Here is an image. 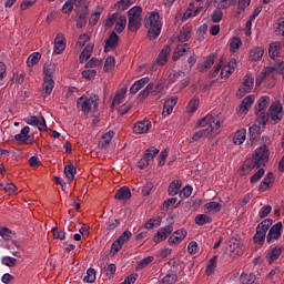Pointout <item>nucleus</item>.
I'll return each instance as SVG.
<instances>
[{
    "label": "nucleus",
    "instance_id": "1",
    "mask_svg": "<svg viewBox=\"0 0 284 284\" xmlns=\"http://www.w3.org/2000/svg\"><path fill=\"white\" fill-rule=\"evenodd\" d=\"M195 128H204V130H206V134H209V141H212V139H215V136L221 134L223 118L209 113L196 122Z\"/></svg>",
    "mask_w": 284,
    "mask_h": 284
},
{
    "label": "nucleus",
    "instance_id": "2",
    "mask_svg": "<svg viewBox=\"0 0 284 284\" xmlns=\"http://www.w3.org/2000/svg\"><path fill=\"white\" fill-rule=\"evenodd\" d=\"M144 28L148 30L149 39L154 41L159 39L163 22H161V16L156 11L148 13L144 18Z\"/></svg>",
    "mask_w": 284,
    "mask_h": 284
},
{
    "label": "nucleus",
    "instance_id": "3",
    "mask_svg": "<svg viewBox=\"0 0 284 284\" xmlns=\"http://www.w3.org/2000/svg\"><path fill=\"white\" fill-rule=\"evenodd\" d=\"M143 9L139 6L132 7L128 11V30L130 32H139L141 30V27L143 26Z\"/></svg>",
    "mask_w": 284,
    "mask_h": 284
},
{
    "label": "nucleus",
    "instance_id": "4",
    "mask_svg": "<svg viewBox=\"0 0 284 284\" xmlns=\"http://www.w3.org/2000/svg\"><path fill=\"white\" fill-rule=\"evenodd\" d=\"M77 106L83 114L94 112L99 108V95H91L90 98L82 95L78 99Z\"/></svg>",
    "mask_w": 284,
    "mask_h": 284
},
{
    "label": "nucleus",
    "instance_id": "5",
    "mask_svg": "<svg viewBox=\"0 0 284 284\" xmlns=\"http://www.w3.org/2000/svg\"><path fill=\"white\" fill-rule=\"evenodd\" d=\"M255 168H265L270 161V149L266 145L260 146L255 150L253 158H248Z\"/></svg>",
    "mask_w": 284,
    "mask_h": 284
},
{
    "label": "nucleus",
    "instance_id": "6",
    "mask_svg": "<svg viewBox=\"0 0 284 284\" xmlns=\"http://www.w3.org/2000/svg\"><path fill=\"white\" fill-rule=\"evenodd\" d=\"M114 32L121 34L125 30V26H128V18H125V16L119 17V14L113 13L110 18H108L105 22L106 28H112V26H114Z\"/></svg>",
    "mask_w": 284,
    "mask_h": 284
},
{
    "label": "nucleus",
    "instance_id": "7",
    "mask_svg": "<svg viewBox=\"0 0 284 284\" xmlns=\"http://www.w3.org/2000/svg\"><path fill=\"white\" fill-rule=\"evenodd\" d=\"M163 92V84L158 83L154 87V83H149L140 93H139V99L140 101H145L151 94V97H156Z\"/></svg>",
    "mask_w": 284,
    "mask_h": 284
},
{
    "label": "nucleus",
    "instance_id": "8",
    "mask_svg": "<svg viewBox=\"0 0 284 284\" xmlns=\"http://www.w3.org/2000/svg\"><path fill=\"white\" fill-rule=\"evenodd\" d=\"M159 152V149H156L155 146L146 149L143 153V158L138 162V168L140 170H145L150 165V162L155 159Z\"/></svg>",
    "mask_w": 284,
    "mask_h": 284
},
{
    "label": "nucleus",
    "instance_id": "9",
    "mask_svg": "<svg viewBox=\"0 0 284 284\" xmlns=\"http://www.w3.org/2000/svg\"><path fill=\"white\" fill-rule=\"evenodd\" d=\"M270 105V97L264 95L258 100V110L256 111V116H260L262 123H267L270 121V115L265 112Z\"/></svg>",
    "mask_w": 284,
    "mask_h": 284
},
{
    "label": "nucleus",
    "instance_id": "10",
    "mask_svg": "<svg viewBox=\"0 0 284 284\" xmlns=\"http://www.w3.org/2000/svg\"><path fill=\"white\" fill-rule=\"evenodd\" d=\"M268 119L271 118L274 123H278L283 119V104L275 101L271 104L268 112L266 113Z\"/></svg>",
    "mask_w": 284,
    "mask_h": 284
},
{
    "label": "nucleus",
    "instance_id": "11",
    "mask_svg": "<svg viewBox=\"0 0 284 284\" xmlns=\"http://www.w3.org/2000/svg\"><path fill=\"white\" fill-rule=\"evenodd\" d=\"M30 126L21 129L20 133L14 135L17 145H32L33 141L30 139Z\"/></svg>",
    "mask_w": 284,
    "mask_h": 284
},
{
    "label": "nucleus",
    "instance_id": "12",
    "mask_svg": "<svg viewBox=\"0 0 284 284\" xmlns=\"http://www.w3.org/2000/svg\"><path fill=\"white\" fill-rule=\"evenodd\" d=\"M130 239H132V232L130 231H124L121 236L115 240L111 246V250L114 252V254H116L119 251H121L123 248V245H125V243H128L130 241Z\"/></svg>",
    "mask_w": 284,
    "mask_h": 284
},
{
    "label": "nucleus",
    "instance_id": "13",
    "mask_svg": "<svg viewBox=\"0 0 284 284\" xmlns=\"http://www.w3.org/2000/svg\"><path fill=\"white\" fill-rule=\"evenodd\" d=\"M281 232H283V223L277 222L270 229L266 235V242L272 244L274 241H278V239H281Z\"/></svg>",
    "mask_w": 284,
    "mask_h": 284
},
{
    "label": "nucleus",
    "instance_id": "14",
    "mask_svg": "<svg viewBox=\"0 0 284 284\" xmlns=\"http://www.w3.org/2000/svg\"><path fill=\"white\" fill-rule=\"evenodd\" d=\"M24 122L27 125H37L40 132L48 130V124H45V118L43 116L38 118L36 115H29L24 118Z\"/></svg>",
    "mask_w": 284,
    "mask_h": 284
},
{
    "label": "nucleus",
    "instance_id": "15",
    "mask_svg": "<svg viewBox=\"0 0 284 284\" xmlns=\"http://www.w3.org/2000/svg\"><path fill=\"white\" fill-rule=\"evenodd\" d=\"M152 128V122L150 120H141L133 124V134H148Z\"/></svg>",
    "mask_w": 284,
    "mask_h": 284
},
{
    "label": "nucleus",
    "instance_id": "16",
    "mask_svg": "<svg viewBox=\"0 0 284 284\" xmlns=\"http://www.w3.org/2000/svg\"><path fill=\"white\" fill-rule=\"evenodd\" d=\"M262 73L267 79V77H271V79H274L276 74H283L284 73V63H280L275 67H264L262 70Z\"/></svg>",
    "mask_w": 284,
    "mask_h": 284
},
{
    "label": "nucleus",
    "instance_id": "17",
    "mask_svg": "<svg viewBox=\"0 0 284 284\" xmlns=\"http://www.w3.org/2000/svg\"><path fill=\"white\" fill-rule=\"evenodd\" d=\"M187 236V231H185L184 229H180L175 232H173V234H171V236L168 240L169 245H179L183 242V240Z\"/></svg>",
    "mask_w": 284,
    "mask_h": 284
},
{
    "label": "nucleus",
    "instance_id": "18",
    "mask_svg": "<svg viewBox=\"0 0 284 284\" xmlns=\"http://www.w3.org/2000/svg\"><path fill=\"white\" fill-rule=\"evenodd\" d=\"M172 232H174V229L172 227V225L161 227L156 232V235L153 239L154 243H163V241H165V239H168V236H170Z\"/></svg>",
    "mask_w": 284,
    "mask_h": 284
},
{
    "label": "nucleus",
    "instance_id": "19",
    "mask_svg": "<svg viewBox=\"0 0 284 284\" xmlns=\"http://www.w3.org/2000/svg\"><path fill=\"white\" fill-rule=\"evenodd\" d=\"M65 37H63L62 33H58L54 39V54H63V51L65 50Z\"/></svg>",
    "mask_w": 284,
    "mask_h": 284
},
{
    "label": "nucleus",
    "instance_id": "20",
    "mask_svg": "<svg viewBox=\"0 0 284 284\" xmlns=\"http://www.w3.org/2000/svg\"><path fill=\"white\" fill-rule=\"evenodd\" d=\"M150 84V77L141 78L140 80H136L130 88V94H136L140 90H143L145 85Z\"/></svg>",
    "mask_w": 284,
    "mask_h": 284
},
{
    "label": "nucleus",
    "instance_id": "21",
    "mask_svg": "<svg viewBox=\"0 0 284 284\" xmlns=\"http://www.w3.org/2000/svg\"><path fill=\"white\" fill-rule=\"evenodd\" d=\"M220 71H221V79H230V77L234 72V71H231L227 65H224L223 60H221L220 63L216 65L213 72V77H216V74H219Z\"/></svg>",
    "mask_w": 284,
    "mask_h": 284
},
{
    "label": "nucleus",
    "instance_id": "22",
    "mask_svg": "<svg viewBox=\"0 0 284 284\" xmlns=\"http://www.w3.org/2000/svg\"><path fill=\"white\" fill-rule=\"evenodd\" d=\"M252 88H254V77L245 75L242 87L240 88L239 92L240 94H247L248 92H252Z\"/></svg>",
    "mask_w": 284,
    "mask_h": 284
},
{
    "label": "nucleus",
    "instance_id": "23",
    "mask_svg": "<svg viewBox=\"0 0 284 284\" xmlns=\"http://www.w3.org/2000/svg\"><path fill=\"white\" fill-rule=\"evenodd\" d=\"M116 45H119V36L115 31H112L105 41L104 51L110 52V50H114Z\"/></svg>",
    "mask_w": 284,
    "mask_h": 284
},
{
    "label": "nucleus",
    "instance_id": "24",
    "mask_svg": "<svg viewBox=\"0 0 284 284\" xmlns=\"http://www.w3.org/2000/svg\"><path fill=\"white\" fill-rule=\"evenodd\" d=\"M178 101H179V98L176 97L165 100L162 115L170 116V114H172V112L174 111V105H176Z\"/></svg>",
    "mask_w": 284,
    "mask_h": 284
},
{
    "label": "nucleus",
    "instance_id": "25",
    "mask_svg": "<svg viewBox=\"0 0 284 284\" xmlns=\"http://www.w3.org/2000/svg\"><path fill=\"white\" fill-rule=\"evenodd\" d=\"M252 170H258L252 160L246 159L239 170L240 176H247Z\"/></svg>",
    "mask_w": 284,
    "mask_h": 284
},
{
    "label": "nucleus",
    "instance_id": "26",
    "mask_svg": "<svg viewBox=\"0 0 284 284\" xmlns=\"http://www.w3.org/2000/svg\"><path fill=\"white\" fill-rule=\"evenodd\" d=\"M192 39V26L191 24H185L178 37V40L181 43H185V41H190Z\"/></svg>",
    "mask_w": 284,
    "mask_h": 284
},
{
    "label": "nucleus",
    "instance_id": "27",
    "mask_svg": "<svg viewBox=\"0 0 284 284\" xmlns=\"http://www.w3.org/2000/svg\"><path fill=\"white\" fill-rule=\"evenodd\" d=\"M171 52L172 49L170 48V45L164 47L156 58V64L165 65L168 63V58L170 57Z\"/></svg>",
    "mask_w": 284,
    "mask_h": 284
},
{
    "label": "nucleus",
    "instance_id": "28",
    "mask_svg": "<svg viewBox=\"0 0 284 284\" xmlns=\"http://www.w3.org/2000/svg\"><path fill=\"white\" fill-rule=\"evenodd\" d=\"M273 184L274 173H267L266 176L261 182L258 190L260 192H267V190H270Z\"/></svg>",
    "mask_w": 284,
    "mask_h": 284
},
{
    "label": "nucleus",
    "instance_id": "29",
    "mask_svg": "<svg viewBox=\"0 0 284 284\" xmlns=\"http://www.w3.org/2000/svg\"><path fill=\"white\" fill-rule=\"evenodd\" d=\"M245 139H247V130L240 129L233 135V143L234 145H243Z\"/></svg>",
    "mask_w": 284,
    "mask_h": 284
},
{
    "label": "nucleus",
    "instance_id": "30",
    "mask_svg": "<svg viewBox=\"0 0 284 284\" xmlns=\"http://www.w3.org/2000/svg\"><path fill=\"white\" fill-rule=\"evenodd\" d=\"M114 199L118 201H130L132 199V192L128 186H123L116 191Z\"/></svg>",
    "mask_w": 284,
    "mask_h": 284
},
{
    "label": "nucleus",
    "instance_id": "31",
    "mask_svg": "<svg viewBox=\"0 0 284 284\" xmlns=\"http://www.w3.org/2000/svg\"><path fill=\"white\" fill-rule=\"evenodd\" d=\"M53 90H54V79L43 78V83H42L43 94H47V97H50V94H52Z\"/></svg>",
    "mask_w": 284,
    "mask_h": 284
},
{
    "label": "nucleus",
    "instance_id": "32",
    "mask_svg": "<svg viewBox=\"0 0 284 284\" xmlns=\"http://www.w3.org/2000/svg\"><path fill=\"white\" fill-rule=\"evenodd\" d=\"M57 72V63L48 62L43 65L44 79H54Z\"/></svg>",
    "mask_w": 284,
    "mask_h": 284
},
{
    "label": "nucleus",
    "instance_id": "33",
    "mask_svg": "<svg viewBox=\"0 0 284 284\" xmlns=\"http://www.w3.org/2000/svg\"><path fill=\"white\" fill-rule=\"evenodd\" d=\"M283 253V248L278 246H271L268 253H267V261L270 264L274 263V261H277V258Z\"/></svg>",
    "mask_w": 284,
    "mask_h": 284
},
{
    "label": "nucleus",
    "instance_id": "34",
    "mask_svg": "<svg viewBox=\"0 0 284 284\" xmlns=\"http://www.w3.org/2000/svg\"><path fill=\"white\" fill-rule=\"evenodd\" d=\"M223 206L219 202H209L204 205L205 214H219Z\"/></svg>",
    "mask_w": 284,
    "mask_h": 284
},
{
    "label": "nucleus",
    "instance_id": "35",
    "mask_svg": "<svg viewBox=\"0 0 284 284\" xmlns=\"http://www.w3.org/2000/svg\"><path fill=\"white\" fill-rule=\"evenodd\" d=\"M264 54L265 50L263 48L255 47L250 51V61H261Z\"/></svg>",
    "mask_w": 284,
    "mask_h": 284
},
{
    "label": "nucleus",
    "instance_id": "36",
    "mask_svg": "<svg viewBox=\"0 0 284 284\" xmlns=\"http://www.w3.org/2000/svg\"><path fill=\"white\" fill-rule=\"evenodd\" d=\"M215 59H216L215 54H210L209 57H206L205 60L200 65V72H207V70H210V68L214 65Z\"/></svg>",
    "mask_w": 284,
    "mask_h": 284
},
{
    "label": "nucleus",
    "instance_id": "37",
    "mask_svg": "<svg viewBox=\"0 0 284 284\" xmlns=\"http://www.w3.org/2000/svg\"><path fill=\"white\" fill-rule=\"evenodd\" d=\"M234 3H236V0H214L213 6L217 10H227V8H231Z\"/></svg>",
    "mask_w": 284,
    "mask_h": 284
},
{
    "label": "nucleus",
    "instance_id": "38",
    "mask_svg": "<svg viewBox=\"0 0 284 284\" xmlns=\"http://www.w3.org/2000/svg\"><path fill=\"white\" fill-rule=\"evenodd\" d=\"M125 94H128V88L120 89L113 98L112 105H121L125 101Z\"/></svg>",
    "mask_w": 284,
    "mask_h": 284
},
{
    "label": "nucleus",
    "instance_id": "39",
    "mask_svg": "<svg viewBox=\"0 0 284 284\" xmlns=\"http://www.w3.org/2000/svg\"><path fill=\"white\" fill-rule=\"evenodd\" d=\"M201 12H203V7L200 6L196 9H194V6L190 4V7L184 12L183 19H190L192 17H199V14H201Z\"/></svg>",
    "mask_w": 284,
    "mask_h": 284
},
{
    "label": "nucleus",
    "instance_id": "40",
    "mask_svg": "<svg viewBox=\"0 0 284 284\" xmlns=\"http://www.w3.org/2000/svg\"><path fill=\"white\" fill-rule=\"evenodd\" d=\"M94 50V44L89 43L80 54V63H85L90 57H92V52Z\"/></svg>",
    "mask_w": 284,
    "mask_h": 284
},
{
    "label": "nucleus",
    "instance_id": "41",
    "mask_svg": "<svg viewBox=\"0 0 284 284\" xmlns=\"http://www.w3.org/2000/svg\"><path fill=\"white\" fill-rule=\"evenodd\" d=\"M266 124L267 123H263L260 120V115H256L255 123L248 129L250 134H252L253 136L254 134H258V132H261V128H265Z\"/></svg>",
    "mask_w": 284,
    "mask_h": 284
},
{
    "label": "nucleus",
    "instance_id": "42",
    "mask_svg": "<svg viewBox=\"0 0 284 284\" xmlns=\"http://www.w3.org/2000/svg\"><path fill=\"white\" fill-rule=\"evenodd\" d=\"M187 50H189L187 44H179L175 51L173 52V55H172L173 61H179V59L183 57L185 52H187Z\"/></svg>",
    "mask_w": 284,
    "mask_h": 284
},
{
    "label": "nucleus",
    "instance_id": "43",
    "mask_svg": "<svg viewBox=\"0 0 284 284\" xmlns=\"http://www.w3.org/2000/svg\"><path fill=\"white\" fill-rule=\"evenodd\" d=\"M265 234H267V232L257 226L256 233L253 237L254 243H256L257 245H263V243H265Z\"/></svg>",
    "mask_w": 284,
    "mask_h": 284
},
{
    "label": "nucleus",
    "instance_id": "44",
    "mask_svg": "<svg viewBox=\"0 0 284 284\" xmlns=\"http://www.w3.org/2000/svg\"><path fill=\"white\" fill-rule=\"evenodd\" d=\"M281 54V42H273L270 44L268 55L271 59H276Z\"/></svg>",
    "mask_w": 284,
    "mask_h": 284
},
{
    "label": "nucleus",
    "instance_id": "45",
    "mask_svg": "<svg viewBox=\"0 0 284 284\" xmlns=\"http://www.w3.org/2000/svg\"><path fill=\"white\" fill-rule=\"evenodd\" d=\"M216 261H219V256H216V255L213 256L209 261L206 270H205L206 276H212V274H214V272H216Z\"/></svg>",
    "mask_w": 284,
    "mask_h": 284
},
{
    "label": "nucleus",
    "instance_id": "46",
    "mask_svg": "<svg viewBox=\"0 0 284 284\" xmlns=\"http://www.w3.org/2000/svg\"><path fill=\"white\" fill-rule=\"evenodd\" d=\"M256 281V275L252 273H242L240 275V283L241 284H254Z\"/></svg>",
    "mask_w": 284,
    "mask_h": 284
},
{
    "label": "nucleus",
    "instance_id": "47",
    "mask_svg": "<svg viewBox=\"0 0 284 284\" xmlns=\"http://www.w3.org/2000/svg\"><path fill=\"white\" fill-rule=\"evenodd\" d=\"M212 223V217L207 214H199L195 216V225H209Z\"/></svg>",
    "mask_w": 284,
    "mask_h": 284
},
{
    "label": "nucleus",
    "instance_id": "48",
    "mask_svg": "<svg viewBox=\"0 0 284 284\" xmlns=\"http://www.w3.org/2000/svg\"><path fill=\"white\" fill-rule=\"evenodd\" d=\"M39 61H41V53L33 52L29 55V58L27 60V65H28V68H34V65H37V63H39Z\"/></svg>",
    "mask_w": 284,
    "mask_h": 284
},
{
    "label": "nucleus",
    "instance_id": "49",
    "mask_svg": "<svg viewBox=\"0 0 284 284\" xmlns=\"http://www.w3.org/2000/svg\"><path fill=\"white\" fill-rule=\"evenodd\" d=\"M181 190V182L179 180H174L169 185V194L170 196H176Z\"/></svg>",
    "mask_w": 284,
    "mask_h": 284
},
{
    "label": "nucleus",
    "instance_id": "50",
    "mask_svg": "<svg viewBox=\"0 0 284 284\" xmlns=\"http://www.w3.org/2000/svg\"><path fill=\"white\" fill-rule=\"evenodd\" d=\"M254 103V95H247L240 105V112H245Z\"/></svg>",
    "mask_w": 284,
    "mask_h": 284
},
{
    "label": "nucleus",
    "instance_id": "51",
    "mask_svg": "<svg viewBox=\"0 0 284 284\" xmlns=\"http://www.w3.org/2000/svg\"><path fill=\"white\" fill-rule=\"evenodd\" d=\"M161 225V217H153L150 219L145 224H144V230H154V227H159Z\"/></svg>",
    "mask_w": 284,
    "mask_h": 284
},
{
    "label": "nucleus",
    "instance_id": "52",
    "mask_svg": "<svg viewBox=\"0 0 284 284\" xmlns=\"http://www.w3.org/2000/svg\"><path fill=\"white\" fill-rule=\"evenodd\" d=\"M64 174L68 181H74V174H77V168L74 164H69L64 168Z\"/></svg>",
    "mask_w": 284,
    "mask_h": 284
},
{
    "label": "nucleus",
    "instance_id": "53",
    "mask_svg": "<svg viewBox=\"0 0 284 284\" xmlns=\"http://www.w3.org/2000/svg\"><path fill=\"white\" fill-rule=\"evenodd\" d=\"M201 139H210V133H207V131L205 130V128H203L200 131H196L193 136H192V141H201Z\"/></svg>",
    "mask_w": 284,
    "mask_h": 284
},
{
    "label": "nucleus",
    "instance_id": "54",
    "mask_svg": "<svg viewBox=\"0 0 284 284\" xmlns=\"http://www.w3.org/2000/svg\"><path fill=\"white\" fill-rule=\"evenodd\" d=\"M83 281L84 283H94L97 281V271L94 268H88Z\"/></svg>",
    "mask_w": 284,
    "mask_h": 284
},
{
    "label": "nucleus",
    "instance_id": "55",
    "mask_svg": "<svg viewBox=\"0 0 284 284\" xmlns=\"http://www.w3.org/2000/svg\"><path fill=\"white\" fill-rule=\"evenodd\" d=\"M176 281H179V277L176 276V274L172 273L164 276L161 280L160 284H176Z\"/></svg>",
    "mask_w": 284,
    "mask_h": 284
},
{
    "label": "nucleus",
    "instance_id": "56",
    "mask_svg": "<svg viewBox=\"0 0 284 284\" xmlns=\"http://www.w3.org/2000/svg\"><path fill=\"white\" fill-rule=\"evenodd\" d=\"M274 30L278 37H284V18L277 20Z\"/></svg>",
    "mask_w": 284,
    "mask_h": 284
},
{
    "label": "nucleus",
    "instance_id": "57",
    "mask_svg": "<svg viewBox=\"0 0 284 284\" xmlns=\"http://www.w3.org/2000/svg\"><path fill=\"white\" fill-rule=\"evenodd\" d=\"M112 139H114V132L109 131L104 135H102L101 145L105 148L109 143H112Z\"/></svg>",
    "mask_w": 284,
    "mask_h": 284
},
{
    "label": "nucleus",
    "instance_id": "58",
    "mask_svg": "<svg viewBox=\"0 0 284 284\" xmlns=\"http://www.w3.org/2000/svg\"><path fill=\"white\" fill-rule=\"evenodd\" d=\"M196 110H199V99H193L189 102L186 111L189 112V114H194Z\"/></svg>",
    "mask_w": 284,
    "mask_h": 284
},
{
    "label": "nucleus",
    "instance_id": "59",
    "mask_svg": "<svg viewBox=\"0 0 284 284\" xmlns=\"http://www.w3.org/2000/svg\"><path fill=\"white\" fill-rule=\"evenodd\" d=\"M152 261H154V256L144 257L143 260H141L138 263L136 270H143L144 267H148V265H150V263H152Z\"/></svg>",
    "mask_w": 284,
    "mask_h": 284
},
{
    "label": "nucleus",
    "instance_id": "60",
    "mask_svg": "<svg viewBox=\"0 0 284 284\" xmlns=\"http://www.w3.org/2000/svg\"><path fill=\"white\" fill-rule=\"evenodd\" d=\"M242 41H241V38H233L231 43H230V50L231 52H236V50H239L242 45Z\"/></svg>",
    "mask_w": 284,
    "mask_h": 284
},
{
    "label": "nucleus",
    "instance_id": "61",
    "mask_svg": "<svg viewBox=\"0 0 284 284\" xmlns=\"http://www.w3.org/2000/svg\"><path fill=\"white\" fill-rule=\"evenodd\" d=\"M115 65V60L113 57H108L105 59V63H104V72H110V70H113Z\"/></svg>",
    "mask_w": 284,
    "mask_h": 284
},
{
    "label": "nucleus",
    "instance_id": "62",
    "mask_svg": "<svg viewBox=\"0 0 284 284\" xmlns=\"http://www.w3.org/2000/svg\"><path fill=\"white\" fill-rule=\"evenodd\" d=\"M263 176H265V170L260 169L253 176H251L250 182L258 183V181H261V179H263Z\"/></svg>",
    "mask_w": 284,
    "mask_h": 284
},
{
    "label": "nucleus",
    "instance_id": "63",
    "mask_svg": "<svg viewBox=\"0 0 284 284\" xmlns=\"http://www.w3.org/2000/svg\"><path fill=\"white\" fill-rule=\"evenodd\" d=\"M192 196V186H184L180 192V199H190Z\"/></svg>",
    "mask_w": 284,
    "mask_h": 284
},
{
    "label": "nucleus",
    "instance_id": "64",
    "mask_svg": "<svg viewBox=\"0 0 284 284\" xmlns=\"http://www.w3.org/2000/svg\"><path fill=\"white\" fill-rule=\"evenodd\" d=\"M4 191L7 192V194H18L19 193V189H17V185L9 183L4 186Z\"/></svg>",
    "mask_w": 284,
    "mask_h": 284
}]
</instances>
